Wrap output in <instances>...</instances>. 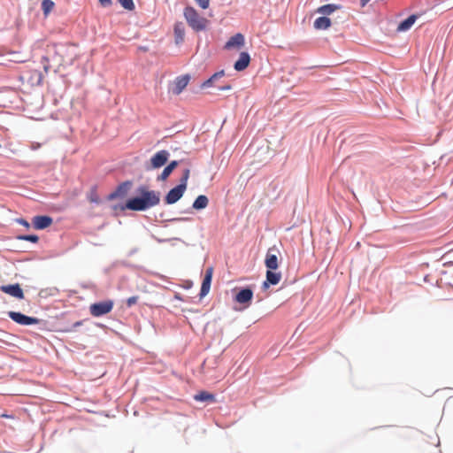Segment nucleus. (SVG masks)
<instances>
[{
  "label": "nucleus",
  "instance_id": "34",
  "mask_svg": "<svg viewBox=\"0 0 453 453\" xmlns=\"http://www.w3.org/2000/svg\"><path fill=\"white\" fill-rule=\"evenodd\" d=\"M1 417L2 418H13V416L8 415V414H2Z\"/></svg>",
  "mask_w": 453,
  "mask_h": 453
},
{
  "label": "nucleus",
  "instance_id": "12",
  "mask_svg": "<svg viewBox=\"0 0 453 453\" xmlns=\"http://www.w3.org/2000/svg\"><path fill=\"white\" fill-rule=\"evenodd\" d=\"M52 218L50 216H35L33 218L32 223L35 229H45L52 224Z\"/></svg>",
  "mask_w": 453,
  "mask_h": 453
},
{
  "label": "nucleus",
  "instance_id": "8",
  "mask_svg": "<svg viewBox=\"0 0 453 453\" xmlns=\"http://www.w3.org/2000/svg\"><path fill=\"white\" fill-rule=\"evenodd\" d=\"M253 292L250 288H243L238 292L234 297V300L241 304H244V307H248L252 300Z\"/></svg>",
  "mask_w": 453,
  "mask_h": 453
},
{
  "label": "nucleus",
  "instance_id": "19",
  "mask_svg": "<svg viewBox=\"0 0 453 453\" xmlns=\"http://www.w3.org/2000/svg\"><path fill=\"white\" fill-rule=\"evenodd\" d=\"M194 399L197 402H211L213 403L216 401L215 395L207 391H200L194 395Z\"/></svg>",
  "mask_w": 453,
  "mask_h": 453
},
{
  "label": "nucleus",
  "instance_id": "32",
  "mask_svg": "<svg viewBox=\"0 0 453 453\" xmlns=\"http://www.w3.org/2000/svg\"><path fill=\"white\" fill-rule=\"evenodd\" d=\"M17 222L22 226H24L26 228L30 227V224L24 219H17Z\"/></svg>",
  "mask_w": 453,
  "mask_h": 453
},
{
  "label": "nucleus",
  "instance_id": "23",
  "mask_svg": "<svg viewBox=\"0 0 453 453\" xmlns=\"http://www.w3.org/2000/svg\"><path fill=\"white\" fill-rule=\"evenodd\" d=\"M225 75V73L224 71H219L218 73H215L211 78H209L207 81H205L203 84H202V88H209L212 85V83L214 82V81H216L217 79L219 78H221Z\"/></svg>",
  "mask_w": 453,
  "mask_h": 453
},
{
  "label": "nucleus",
  "instance_id": "30",
  "mask_svg": "<svg viewBox=\"0 0 453 453\" xmlns=\"http://www.w3.org/2000/svg\"><path fill=\"white\" fill-rule=\"evenodd\" d=\"M138 301V296H130L127 299V305L128 307H131L133 306L134 304H135Z\"/></svg>",
  "mask_w": 453,
  "mask_h": 453
},
{
  "label": "nucleus",
  "instance_id": "29",
  "mask_svg": "<svg viewBox=\"0 0 453 453\" xmlns=\"http://www.w3.org/2000/svg\"><path fill=\"white\" fill-rule=\"evenodd\" d=\"M196 4L203 10L209 8L210 0H195Z\"/></svg>",
  "mask_w": 453,
  "mask_h": 453
},
{
  "label": "nucleus",
  "instance_id": "39",
  "mask_svg": "<svg viewBox=\"0 0 453 453\" xmlns=\"http://www.w3.org/2000/svg\"><path fill=\"white\" fill-rule=\"evenodd\" d=\"M81 324V322H76L75 326H80Z\"/></svg>",
  "mask_w": 453,
  "mask_h": 453
},
{
  "label": "nucleus",
  "instance_id": "25",
  "mask_svg": "<svg viewBox=\"0 0 453 453\" xmlns=\"http://www.w3.org/2000/svg\"><path fill=\"white\" fill-rule=\"evenodd\" d=\"M121 6L127 11L134 10V4L133 0H118Z\"/></svg>",
  "mask_w": 453,
  "mask_h": 453
},
{
  "label": "nucleus",
  "instance_id": "15",
  "mask_svg": "<svg viewBox=\"0 0 453 453\" xmlns=\"http://www.w3.org/2000/svg\"><path fill=\"white\" fill-rule=\"evenodd\" d=\"M174 39L176 44H180L184 41L185 37V26L182 22H176L174 24Z\"/></svg>",
  "mask_w": 453,
  "mask_h": 453
},
{
  "label": "nucleus",
  "instance_id": "31",
  "mask_svg": "<svg viewBox=\"0 0 453 453\" xmlns=\"http://www.w3.org/2000/svg\"><path fill=\"white\" fill-rule=\"evenodd\" d=\"M42 63H43V69L46 73L50 70V65H49V59L47 57L42 58Z\"/></svg>",
  "mask_w": 453,
  "mask_h": 453
},
{
  "label": "nucleus",
  "instance_id": "10",
  "mask_svg": "<svg viewBox=\"0 0 453 453\" xmlns=\"http://www.w3.org/2000/svg\"><path fill=\"white\" fill-rule=\"evenodd\" d=\"M245 42V39L242 34L238 33L235 34L234 36L230 37V39L226 42L225 45V49L231 50V49H236L240 50Z\"/></svg>",
  "mask_w": 453,
  "mask_h": 453
},
{
  "label": "nucleus",
  "instance_id": "35",
  "mask_svg": "<svg viewBox=\"0 0 453 453\" xmlns=\"http://www.w3.org/2000/svg\"><path fill=\"white\" fill-rule=\"evenodd\" d=\"M220 89L221 90L231 89V86L227 85V86L222 87Z\"/></svg>",
  "mask_w": 453,
  "mask_h": 453
},
{
  "label": "nucleus",
  "instance_id": "26",
  "mask_svg": "<svg viewBox=\"0 0 453 453\" xmlns=\"http://www.w3.org/2000/svg\"><path fill=\"white\" fill-rule=\"evenodd\" d=\"M18 239L22 240V241L31 242L34 243H36L39 241V237L35 234L19 235V236H18Z\"/></svg>",
  "mask_w": 453,
  "mask_h": 453
},
{
  "label": "nucleus",
  "instance_id": "13",
  "mask_svg": "<svg viewBox=\"0 0 453 453\" xmlns=\"http://www.w3.org/2000/svg\"><path fill=\"white\" fill-rule=\"evenodd\" d=\"M281 280V274L268 269L266 272V280L263 283V288H267L269 285H277Z\"/></svg>",
  "mask_w": 453,
  "mask_h": 453
},
{
  "label": "nucleus",
  "instance_id": "11",
  "mask_svg": "<svg viewBox=\"0 0 453 453\" xmlns=\"http://www.w3.org/2000/svg\"><path fill=\"white\" fill-rule=\"evenodd\" d=\"M276 250L270 248L267 250L265 264V266L270 270H276L279 266L278 265V257L275 253Z\"/></svg>",
  "mask_w": 453,
  "mask_h": 453
},
{
  "label": "nucleus",
  "instance_id": "38",
  "mask_svg": "<svg viewBox=\"0 0 453 453\" xmlns=\"http://www.w3.org/2000/svg\"><path fill=\"white\" fill-rule=\"evenodd\" d=\"M184 219H180V218H178V219H174L173 220H183Z\"/></svg>",
  "mask_w": 453,
  "mask_h": 453
},
{
  "label": "nucleus",
  "instance_id": "22",
  "mask_svg": "<svg viewBox=\"0 0 453 453\" xmlns=\"http://www.w3.org/2000/svg\"><path fill=\"white\" fill-rule=\"evenodd\" d=\"M337 9V6L334 4H325L317 9L318 13H321L324 15H329L333 13Z\"/></svg>",
  "mask_w": 453,
  "mask_h": 453
},
{
  "label": "nucleus",
  "instance_id": "33",
  "mask_svg": "<svg viewBox=\"0 0 453 453\" xmlns=\"http://www.w3.org/2000/svg\"><path fill=\"white\" fill-rule=\"evenodd\" d=\"M102 6L106 7L111 4V0H98Z\"/></svg>",
  "mask_w": 453,
  "mask_h": 453
},
{
  "label": "nucleus",
  "instance_id": "2",
  "mask_svg": "<svg viewBox=\"0 0 453 453\" xmlns=\"http://www.w3.org/2000/svg\"><path fill=\"white\" fill-rule=\"evenodd\" d=\"M183 14L188 26L195 31L199 32L206 29L209 20L201 16L194 7H186Z\"/></svg>",
  "mask_w": 453,
  "mask_h": 453
},
{
  "label": "nucleus",
  "instance_id": "9",
  "mask_svg": "<svg viewBox=\"0 0 453 453\" xmlns=\"http://www.w3.org/2000/svg\"><path fill=\"white\" fill-rule=\"evenodd\" d=\"M212 274H213V268L212 267L207 268L204 277H203V282H202V286H201V290H200L201 297L205 296L209 293L210 288H211V284Z\"/></svg>",
  "mask_w": 453,
  "mask_h": 453
},
{
  "label": "nucleus",
  "instance_id": "6",
  "mask_svg": "<svg viewBox=\"0 0 453 453\" xmlns=\"http://www.w3.org/2000/svg\"><path fill=\"white\" fill-rule=\"evenodd\" d=\"M186 188L184 185H178L172 188L165 196V201L167 204H173L179 201L183 196Z\"/></svg>",
  "mask_w": 453,
  "mask_h": 453
},
{
  "label": "nucleus",
  "instance_id": "37",
  "mask_svg": "<svg viewBox=\"0 0 453 453\" xmlns=\"http://www.w3.org/2000/svg\"><path fill=\"white\" fill-rule=\"evenodd\" d=\"M116 196H117V193H113V194H111V195L110 196V198H114V197H116Z\"/></svg>",
  "mask_w": 453,
  "mask_h": 453
},
{
  "label": "nucleus",
  "instance_id": "28",
  "mask_svg": "<svg viewBox=\"0 0 453 453\" xmlns=\"http://www.w3.org/2000/svg\"><path fill=\"white\" fill-rule=\"evenodd\" d=\"M189 169H186L183 173V175L180 179V183L179 185H184L185 188H187V182L189 178Z\"/></svg>",
  "mask_w": 453,
  "mask_h": 453
},
{
  "label": "nucleus",
  "instance_id": "3",
  "mask_svg": "<svg viewBox=\"0 0 453 453\" xmlns=\"http://www.w3.org/2000/svg\"><path fill=\"white\" fill-rule=\"evenodd\" d=\"M114 306L112 300H105L92 303L89 306V312L93 317L98 318L110 313Z\"/></svg>",
  "mask_w": 453,
  "mask_h": 453
},
{
  "label": "nucleus",
  "instance_id": "17",
  "mask_svg": "<svg viewBox=\"0 0 453 453\" xmlns=\"http://www.w3.org/2000/svg\"><path fill=\"white\" fill-rule=\"evenodd\" d=\"M189 81L188 76H181L176 79L173 93L179 95L182 92V90L187 87Z\"/></svg>",
  "mask_w": 453,
  "mask_h": 453
},
{
  "label": "nucleus",
  "instance_id": "7",
  "mask_svg": "<svg viewBox=\"0 0 453 453\" xmlns=\"http://www.w3.org/2000/svg\"><path fill=\"white\" fill-rule=\"evenodd\" d=\"M0 290L5 294L14 296L19 299L24 298V293L19 284L13 285H3L0 287Z\"/></svg>",
  "mask_w": 453,
  "mask_h": 453
},
{
  "label": "nucleus",
  "instance_id": "21",
  "mask_svg": "<svg viewBox=\"0 0 453 453\" xmlns=\"http://www.w3.org/2000/svg\"><path fill=\"white\" fill-rule=\"evenodd\" d=\"M208 203L209 200L207 196L200 195L196 198L195 202L193 203V208L196 210L204 209L205 207H207Z\"/></svg>",
  "mask_w": 453,
  "mask_h": 453
},
{
  "label": "nucleus",
  "instance_id": "36",
  "mask_svg": "<svg viewBox=\"0 0 453 453\" xmlns=\"http://www.w3.org/2000/svg\"><path fill=\"white\" fill-rule=\"evenodd\" d=\"M370 0H361V4L365 6Z\"/></svg>",
  "mask_w": 453,
  "mask_h": 453
},
{
  "label": "nucleus",
  "instance_id": "5",
  "mask_svg": "<svg viewBox=\"0 0 453 453\" xmlns=\"http://www.w3.org/2000/svg\"><path fill=\"white\" fill-rule=\"evenodd\" d=\"M8 316L17 324L22 326H30L39 323V319L34 317H28L20 312L9 311Z\"/></svg>",
  "mask_w": 453,
  "mask_h": 453
},
{
  "label": "nucleus",
  "instance_id": "27",
  "mask_svg": "<svg viewBox=\"0 0 453 453\" xmlns=\"http://www.w3.org/2000/svg\"><path fill=\"white\" fill-rule=\"evenodd\" d=\"M88 200L91 202V203H98L100 202V199H99V196L96 193V188H92L89 195H88Z\"/></svg>",
  "mask_w": 453,
  "mask_h": 453
},
{
  "label": "nucleus",
  "instance_id": "24",
  "mask_svg": "<svg viewBox=\"0 0 453 453\" xmlns=\"http://www.w3.org/2000/svg\"><path fill=\"white\" fill-rule=\"evenodd\" d=\"M54 2L52 0H42V9L44 15H48L54 8Z\"/></svg>",
  "mask_w": 453,
  "mask_h": 453
},
{
  "label": "nucleus",
  "instance_id": "18",
  "mask_svg": "<svg viewBox=\"0 0 453 453\" xmlns=\"http://www.w3.org/2000/svg\"><path fill=\"white\" fill-rule=\"evenodd\" d=\"M178 161H172L161 173L160 175L157 176V180L164 181L165 180L169 175L173 173V171L177 167Z\"/></svg>",
  "mask_w": 453,
  "mask_h": 453
},
{
  "label": "nucleus",
  "instance_id": "4",
  "mask_svg": "<svg viewBox=\"0 0 453 453\" xmlns=\"http://www.w3.org/2000/svg\"><path fill=\"white\" fill-rule=\"evenodd\" d=\"M169 157V152L162 150L157 152L150 161V165L146 166L147 170L157 169L165 165Z\"/></svg>",
  "mask_w": 453,
  "mask_h": 453
},
{
  "label": "nucleus",
  "instance_id": "14",
  "mask_svg": "<svg viewBox=\"0 0 453 453\" xmlns=\"http://www.w3.org/2000/svg\"><path fill=\"white\" fill-rule=\"evenodd\" d=\"M250 62V55L247 52H242L240 54L239 59L234 63V67L236 71H243L249 66Z\"/></svg>",
  "mask_w": 453,
  "mask_h": 453
},
{
  "label": "nucleus",
  "instance_id": "1",
  "mask_svg": "<svg viewBox=\"0 0 453 453\" xmlns=\"http://www.w3.org/2000/svg\"><path fill=\"white\" fill-rule=\"evenodd\" d=\"M137 193L139 196L129 199L123 209L141 211L154 207L160 202V193L150 190L146 186L139 187Z\"/></svg>",
  "mask_w": 453,
  "mask_h": 453
},
{
  "label": "nucleus",
  "instance_id": "20",
  "mask_svg": "<svg viewBox=\"0 0 453 453\" xmlns=\"http://www.w3.org/2000/svg\"><path fill=\"white\" fill-rule=\"evenodd\" d=\"M331 26V20L326 17H319L314 21V27L316 29H327Z\"/></svg>",
  "mask_w": 453,
  "mask_h": 453
},
{
  "label": "nucleus",
  "instance_id": "16",
  "mask_svg": "<svg viewBox=\"0 0 453 453\" xmlns=\"http://www.w3.org/2000/svg\"><path fill=\"white\" fill-rule=\"evenodd\" d=\"M417 18H418V16L415 14L409 16L406 19L400 22V24L397 27V31L398 32H405V31L409 30L413 26L415 21L417 20Z\"/></svg>",
  "mask_w": 453,
  "mask_h": 453
}]
</instances>
